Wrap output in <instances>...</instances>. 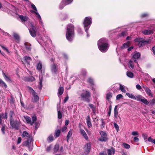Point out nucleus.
<instances>
[{
	"label": "nucleus",
	"mask_w": 155,
	"mask_h": 155,
	"mask_svg": "<svg viewBox=\"0 0 155 155\" xmlns=\"http://www.w3.org/2000/svg\"><path fill=\"white\" fill-rule=\"evenodd\" d=\"M32 95H33L34 97L33 101L35 102L38 101L39 100V97L37 95L36 93L35 92V94H33Z\"/></svg>",
	"instance_id": "obj_26"
},
{
	"label": "nucleus",
	"mask_w": 155,
	"mask_h": 155,
	"mask_svg": "<svg viewBox=\"0 0 155 155\" xmlns=\"http://www.w3.org/2000/svg\"><path fill=\"white\" fill-rule=\"evenodd\" d=\"M18 15L21 22L22 23H24L27 21L28 20V17L26 16L19 15Z\"/></svg>",
	"instance_id": "obj_15"
},
{
	"label": "nucleus",
	"mask_w": 155,
	"mask_h": 155,
	"mask_svg": "<svg viewBox=\"0 0 155 155\" xmlns=\"http://www.w3.org/2000/svg\"><path fill=\"white\" fill-rule=\"evenodd\" d=\"M117 106H116L114 108V117L116 119H117L119 116L118 115V110L117 109Z\"/></svg>",
	"instance_id": "obj_16"
},
{
	"label": "nucleus",
	"mask_w": 155,
	"mask_h": 155,
	"mask_svg": "<svg viewBox=\"0 0 155 155\" xmlns=\"http://www.w3.org/2000/svg\"><path fill=\"white\" fill-rule=\"evenodd\" d=\"M29 31L31 35L33 37L36 36L37 30L36 28L32 23H31L29 26Z\"/></svg>",
	"instance_id": "obj_6"
},
{
	"label": "nucleus",
	"mask_w": 155,
	"mask_h": 155,
	"mask_svg": "<svg viewBox=\"0 0 155 155\" xmlns=\"http://www.w3.org/2000/svg\"><path fill=\"white\" fill-rule=\"evenodd\" d=\"M10 124L13 128L16 130H18L19 126V123L18 121H16L14 122V120L12 122H10Z\"/></svg>",
	"instance_id": "obj_9"
},
{
	"label": "nucleus",
	"mask_w": 155,
	"mask_h": 155,
	"mask_svg": "<svg viewBox=\"0 0 155 155\" xmlns=\"http://www.w3.org/2000/svg\"><path fill=\"white\" fill-rule=\"evenodd\" d=\"M53 139L54 137L52 135H49L48 138V140L50 142L52 141L53 140Z\"/></svg>",
	"instance_id": "obj_51"
},
{
	"label": "nucleus",
	"mask_w": 155,
	"mask_h": 155,
	"mask_svg": "<svg viewBox=\"0 0 155 155\" xmlns=\"http://www.w3.org/2000/svg\"><path fill=\"white\" fill-rule=\"evenodd\" d=\"M112 93L110 92H109L106 94V99L109 101L111 98L112 97Z\"/></svg>",
	"instance_id": "obj_35"
},
{
	"label": "nucleus",
	"mask_w": 155,
	"mask_h": 155,
	"mask_svg": "<svg viewBox=\"0 0 155 155\" xmlns=\"http://www.w3.org/2000/svg\"><path fill=\"white\" fill-rule=\"evenodd\" d=\"M72 130L71 129L68 132V135L67 136V141H68L69 139L72 136Z\"/></svg>",
	"instance_id": "obj_28"
},
{
	"label": "nucleus",
	"mask_w": 155,
	"mask_h": 155,
	"mask_svg": "<svg viewBox=\"0 0 155 155\" xmlns=\"http://www.w3.org/2000/svg\"><path fill=\"white\" fill-rule=\"evenodd\" d=\"M134 41L138 43V45L139 47L145 45L148 43L147 41L144 40L143 38H136L134 40Z\"/></svg>",
	"instance_id": "obj_7"
},
{
	"label": "nucleus",
	"mask_w": 155,
	"mask_h": 155,
	"mask_svg": "<svg viewBox=\"0 0 155 155\" xmlns=\"http://www.w3.org/2000/svg\"><path fill=\"white\" fill-rule=\"evenodd\" d=\"M32 141V138H30L26 141H24L22 143V144L23 146H26L28 148L29 151H31L33 148V146L31 145V143Z\"/></svg>",
	"instance_id": "obj_5"
},
{
	"label": "nucleus",
	"mask_w": 155,
	"mask_h": 155,
	"mask_svg": "<svg viewBox=\"0 0 155 155\" xmlns=\"http://www.w3.org/2000/svg\"><path fill=\"white\" fill-rule=\"evenodd\" d=\"M60 17L62 20H64L68 18V16L66 14H62L60 15Z\"/></svg>",
	"instance_id": "obj_32"
},
{
	"label": "nucleus",
	"mask_w": 155,
	"mask_h": 155,
	"mask_svg": "<svg viewBox=\"0 0 155 155\" xmlns=\"http://www.w3.org/2000/svg\"><path fill=\"white\" fill-rule=\"evenodd\" d=\"M150 104L152 106L154 104H155V99H153L151 100L150 101Z\"/></svg>",
	"instance_id": "obj_54"
},
{
	"label": "nucleus",
	"mask_w": 155,
	"mask_h": 155,
	"mask_svg": "<svg viewBox=\"0 0 155 155\" xmlns=\"http://www.w3.org/2000/svg\"><path fill=\"white\" fill-rule=\"evenodd\" d=\"M142 98H143V97L142 96L140 95H138L135 97L134 100H136L138 101H141Z\"/></svg>",
	"instance_id": "obj_41"
},
{
	"label": "nucleus",
	"mask_w": 155,
	"mask_h": 155,
	"mask_svg": "<svg viewBox=\"0 0 155 155\" xmlns=\"http://www.w3.org/2000/svg\"><path fill=\"white\" fill-rule=\"evenodd\" d=\"M2 131L3 134H5V125H2Z\"/></svg>",
	"instance_id": "obj_58"
},
{
	"label": "nucleus",
	"mask_w": 155,
	"mask_h": 155,
	"mask_svg": "<svg viewBox=\"0 0 155 155\" xmlns=\"http://www.w3.org/2000/svg\"><path fill=\"white\" fill-rule=\"evenodd\" d=\"M58 119H61L62 117V115L61 113L59 111H58Z\"/></svg>",
	"instance_id": "obj_53"
},
{
	"label": "nucleus",
	"mask_w": 155,
	"mask_h": 155,
	"mask_svg": "<svg viewBox=\"0 0 155 155\" xmlns=\"http://www.w3.org/2000/svg\"><path fill=\"white\" fill-rule=\"evenodd\" d=\"M92 22V19L90 17H87L85 18L83 24L84 28L85 31H88L90 25L91 24Z\"/></svg>",
	"instance_id": "obj_4"
},
{
	"label": "nucleus",
	"mask_w": 155,
	"mask_h": 155,
	"mask_svg": "<svg viewBox=\"0 0 155 155\" xmlns=\"http://www.w3.org/2000/svg\"><path fill=\"white\" fill-rule=\"evenodd\" d=\"M141 101L146 105H148L149 103L147 100L143 97L142 98Z\"/></svg>",
	"instance_id": "obj_42"
},
{
	"label": "nucleus",
	"mask_w": 155,
	"mask_h": 155,
	"mask_svg": "<svg viewBox=\"0 0 155 155\" xmlns=\"http://www.w3.org/2000/svg\"><path fill=\"white\" fill-rule=\"evenodd\" d=\"M51 70L52 73L53 74H56L57 73L58 65L57 64H53L51 65Z\"/></svg>",
	"instance_id": "obj_10"
},
{
	"label": "nucleus",
	"mask_w": 155,
	"mask_h": 155,
	"mask_svg": "<svg viewBox=\"0 0 155 155\" xmlns=\"http://www.w3.org/2000/svg\"><path fill=\"white\" fill-rule=\"evenodd\" d=\"M13 36L17 42H18L19 41V35L17 34L14 33Z\"/></svg>",
	"instance_id": "obj_39"
},
{
	"label": "nucleus",
	"mask_w": 155,
	"mask_h": 155,
	"mask_svg": "<svg viewBox=\"0 0 155 155\" xmlns=\"http://www.w3.org/2000/svg\"><path fill=\"white\" fill-rule=\"evenodd\" d=\"M149 14L147 13H144L141 14V17L142 18L148 16Z\"/></svg>",
	"instance_id": "obj_61"
},
{
	"label": "nucleus",
	"mask_w": 155,
	"mask_h": 155,
	"mask_svg": "<svg viewBox=\"0 0 155 155\" xmlns=\"http://www.w3.org/2000/svg\"><path fill=\"white\" fill-rule=\"evenodd\" d=\"M126 75L128 77L130 78H132L134 77V74L130 71H127L126 73Z\"/></svg>",
	"instance_id": "obj_31"
},
{
	"label": "nucleus",
	"mask_w": 155,
	"mask_h": 155,
	"mask_svg": "<svg viewBox=\"0 0 155 155\" xmlns=\"http://www.w3.org/2000/svg\"><path fill=\"white\" fill-rule=\"evenodd\" d=\"M3 74L5 79L7 81L9 82H11V80L9 77L6 76L3 72Z\"/></svg>",
	"instance_id": "obj_33"
},
{
	"label": "nucleus",
	"mask_w": 155,
	"mask_h": 155,
	"mask_svg": "<svg viewBox=\"0 0 155 155\" xmlns=\"http://www.w3.org/2000/svg\"><path fill=\"white\" fill-rule=\"evenodd\" d=\"M80 97L78 98H81L83 100L87 102H90L91 101L90 98L91 97V94L89 91L86 90H84L81 91Z\"/></svg>",
	"instance_id": "obj_3"
},
{
	"label": "nucleus",
	"mask_w": 155,
	"mask_h": 155,
	"mask_svg": "<svg viewBox=\"0 0 155 155\" xmlns=\"http://www.w3.org/2000/svg\"><path fill=\"white\" fill-rule=\"evenodd\" d=\"M36 17L39 20V23L41 25V26L42 27H44V24L43 23L42 20L41 19V17L40 15L39 14L38 15H36Z\"/></svg>",
	"instance_id": "obj_27"
},
{
	"label": "nucleus",
	"mask_w": 155,
	"mask_h": 155,
	"mask_svg": "<svg viewBox=\"0 0 155 155\" xmlns=\"http://www.w3.org/2000/svg\"><path fill=\"white\" fill-rule=\"evenodd\" d=\"M90 108L91 109L93 113L95 114L96 112V106H94L93 104H88Z\"/></svg>",
	"instance_id": "obj_25"
},
{
	"label": "nucleus",
	"mask_w": 155,
	"mask_h": 155,
	"mask_svg": "<svg viewBox=\"0 0 155 155\" xmlns=\"http://www.w3.org/2000/svg\"><path fill=\"white\" fill-rule=\"evenodd\" d=\"M134 63H137L138 67H139V64L137 63V60L136 59H132L130 60L129 66L130 68L133 69L134 68ZM139 68V67H138Z\"/></svg>",
	"instance_id": "obj_14"
},
{
	"label": "nucleus",
	"mask_w": 155,
	"mask_h": 155,
	"mask_svg": "<svg viewBox=\"0 0 155 155\" xmlns=\"http://www.w3.org/2000/svg\"><path fill=\"white\" fill-rule=\"evenodd\" d=\"M59 148V145L58 144H56L54 148V151L55 152L58 151Z\"/></svg>",
	"instance_id": "obj_48"
},
{
	"label": "nucleus",
	"mask_w": 155,
	"mask_h": 155,
	"mask_svg": "<svg viewBox=\"0 0 155 155\" xmlns=\"http://www.w3.org/2000/svg\"><path fill=\"white\" fill-rule=\"evenodd\" d=\"M130 41H127V43H124L123 46L121 47V48H127L130 45Z\"/></svg>",
	"instance_id": "obj_40"
},
{
	"label": "nucleus",
	"mask_w": 155,
	"mask_h": 155,
	"mask_svg": "<svg viewBox=\"0 0 155 155\" xmlns=\"http://www.w3.org/2000/svg\"><path fill=\"white\" fill-rule=\"evenodd\" d=\"M0 46L5 51L8 53H9V51L7 48L2 45H0Z\"/></svg>",
	"instance_id": "obj_56"
},
{
	"label": "nucleus",
	"mask_w": 155,
	"mask_h": 155,
	"mask_svg": "<svg viewBox=\"0 0 155 155\" xmlns=\"http://www.w3.org/2000/svg\"><path fill=\"white\" fill-rule=\"evenodd\" d=\"M22 137H26L28 139L32 138L31 137L30 135L26 131H24L21 135Z\"/></svg>",
	"instance_id": "obj_19"
},
{
	"label": "nucleus",
	"mask_w": 155,
	"mask_h": 155,
	"mask_svg": "<svg viewBox=\"0 0 155 155\" xmlns=\"http://www.w3.org/2000/svg\"><path fill=\"white\" fill-rule=\"evenodd\" d=\"M126 95H127L128 97L132 99H134L135 96L133 95L132 94H130L129 93H126Z\"/></svg>",
	"instance_id": "obj_43"
},
{
	"label": "nucleus",
	"mask_w": 155,
	"mask_h": 155,
	"mask_svg": "<svg viewBox=\"0 0 155 155\" xmlns=\"http://www.w3.org/2000/svg\"><path fill=\"white\" fill-rule=\"evenodd\" d=\"M81 74H82L83 75H86V70H85V69L82 70L81 71Z\"/></svg>",
	"instance_id": "obj_62"
},
{
	"label": "nucleus",
	"mask_w": 155,
	"mask_h": 155,
	"mask_svg": "<svg viewBox=\"0 0 155 155\" xmlns=\"http://www.w3.org/2000/svg\"><path fill=\"white\" fill-rule=\"evenodd\" d=\"M2 117L3 119H7L8 117V113L7 112H5V114L3 113H2L1 114Z\"/></svg>",
	"instance_id": "obj_44"
},
{
	"label": "nucleus",
	"mask_w": 155,
	"mask_h": 155,
	"mask_svg": "<svg viewBox=\"0 0 155 155\" xmlns=\"http://www.w3.org/2000/svg\"><path fill=\"white\" fill-rule=\"evenodd\" d=\"M123 96L121 94H118L116 96V100H120V99H123Z\"/></svg>",
	"instance_id": "obj_49"
},
{
	"label": "nucleus",
	"mask_w": 155,
	"mask_h": 155,
	"mask_svg": "<svg viewBox=\"0 0 155 155\" xmlns=\"http://www.w3.org/2000/svg\"><path fill=\"white\" fill-rule=\"evenodd\" d=\"M35 80V78L32 76H30L29 78L28 81H33Z\"/></svg>",
	"instance_id": "obj_60"
},
{
	"label": "nucleus",
	"mask_w": 155,
	"mask_h": 155,
	"mask_svg": "<svg viewBox=\"0 0 155 155\" xmlns=\"http://www.w3.org/2000/svg\"><path fill=\"white\" fill-rule=\"evenodd\" d=\"M97 45L99 50L102 52L107 51L109 48L107 40L105 38H101L97 42Z\"/></svg>",
	"instance_id": "obj_1"
},
{
	"label": "nucleus",
	"mask_w": 155,
	"mask_h": 155,
	"mask_svg": "<svg viewBox=\"0 0 155 155\" xmlns=\"http://www.w3.org/2000/svg\"><path fill=\"white\" fill-rule=\"evenodd\" d=\"M143 87L144 89L147 94L149 96L151 97H153L151 90L148 87L146 86H143Z\"/></svg>",
	"instance_id": "obj_12"
},
{
	"label": "nucleus",
	"mask_w": 155,
	"mask_h": 155,
	"mask_svg": "<svg viewBox=\"0 0 155 155\" xmlns=\"http://www.w3.org/2000/svg\"><path fill=\"white\" fill-rule=\"evenodd\" d=\"M28 90H29L31 94H35V91H34L32 88L31 87H28Z\"/></svg>",
	"instance_id": "obj_52"
},
{
	"label": "nucleus",
	"mask_w": 155,
	"mask_h": 155,
	"mask_svg": "<svg viewBox=\"0 0 155 155\" xmlns=\"http://www.w3.org/2000/svg\"><path fill=\"white\" fill-rule=\"evenodd\" d=\"M123 144L124 147L126 149H129L130 147V146L127 143H124Z\"/></svg>",
	"instance_id": "obj_59"
},
{
	"label": "nucleus",
	"mask_w": 155,
	"mask_h": 155,
	"mask_svg": "<svg viewBox=\"0 0 155 155\" xmlns=\"http://www.w3.org/2000/svg\"><path fill=\"white\" fill-rule=\"evenodd\" d=\"M25 119L26 122L28 124H30L31 125V118L28 116L25 117Z\"/></svg>",
	"instance_id": "obj_36"
},
{
	"label": "nucleus",
	"mask_w": 155,
	"mask_h": 155,
	"mask_svg": "<svg viewBox=\"0 0 155 155\" xmlns=\"http://www.w3.org/2000/svg\"><path fill=\"white\" fill-rule=\"evenodd\" d=\"M61 131L60 130H57L55 133V136L56 137H58L60 135Z\"/></svg>",
	"instance_id": "obj_45"
},
{
	"label": "nucleus",
	"mask_w": 155,
	"mask_h": 155,
	"mask_svg": "<svg viewBox=\"0 0 155 155\" xmlns=\"http://www.w3.org/2000/svg\"><path fill=\"white\" fill-rule=\"evenodd\" d=\"M0 46L5 51L8 53H9V51L7 48L2 45H0Z\"/></svg>",
	"instance_id": "obj_55"
},
{
	"label": "nucleus",
	"mask_w": 155,
	"mask_h": 155,
	"mask_svg": "<svg viewBox=\"0 0 155 155\" xmlns=\"http://www.w3.org/2000/svg\"><path fill=\"white\" fill-rule=\"evenodd\" d=\"M119 89L123 92L125 93L126 92V91L125 89V87L120 84Z\"/></svg>",
	"instance_id": "obj_29"
},
{
	"label": "nucleus",
	"mask_w": 155,
	"mask_h": 155,
	"mask_svg": "<svg viewBox=\"0 0 155 155\" xmlns=\"http://www.w3.org/2000/svg\"><path fill=\"white\" fill-rule=\"evenodd\" d=\"M37 69L41 71H42V64L41 62H39L36 65Z\"/></svg>",
	"instance_id": "obj_23"
},
{
	"label": "nucleus",
	"mask_w": 155,
	"mask_h": 155,
	"mask_svg": "<svg viewBox=\"0 0 155 155\" xmlns=\"http://www.w3.org/2000/svg\"><path fill=\"white\" fill-rule=\"evenodd\" d=\"M32 121H31V125H32L35 121L37 120V117L35 116H33L31 118Z\"/></svg>",
	"instance_id": "obj_46"
},
{
	"label": "nucleus",
	"mask_w": 155,
	"mask_h": 155,
	"mask_svg": "<svg viewBox=\"0 0 155 155\" xmlns=\"http://www.w3.org/2000/svg\"><path fill=\"white\" fill-rule=\"evenodd\" d=\"M91 143H87L84 147L85 152L87 153H89L91 150Z\"/></svg>",
	"instance_id": "obj_11"
},
{
	"label": "nucleus",
	"mask_w": 155,
	"mask_h": 155,
	"mask_svg": "<svg viewBox=\"0 0 155 155\" xmlns=\"http://www.w3.org/2000/svg\"><path fill=\"white\" fill-rule=\"evenodd\" d=\"M0 84L2 86H4L5 87H7V85L1 79H0Z\"/></svg>",
	"instance_id": "obj_47"
},
{
	"label": "nucleus",
	"mask_w": 155,
	"mask_h": 155,
	"mask_svg": "<svg viewBox=\"0 0 155 155\" xmlns=\"http://www.w3.org/2000/svg\"><path fill=\"white\" fill-rule=\"evenodd\" d=\"M68 5L65 1L62 0L59 5V8L60 9H62L66 5Z\"/></svg>",
	"instance_id": "obj_18"
},
{
	"label": "nucleus",
	"mask_w": 155,
	"mask_h": 155,
	"mask_svg": "<svg viewBox=\"0 0 155 155\" xmlns=\"http://www.w3.org/2000/svg\"><path fill=\"white\" fill-rule=\"evenodd\" d=\"M35 130H37V128L39 126V123L38 122H35Z\"/></svg>",
	"instance_id": "obj_63"
},
{
	"label": "nucleus",
	"mask_w": 155,
	"mask_h": 155,
	"mask_svg": "<svg viewBox=\"0 0 155 155\" xmlns=\"http://www.w3.org/2000/svg\"><path fill=\"white\" fill-rule=\"evenodd\" d=\"M126 33H127V32H126L123 31L121 33L120 35V36H123V37H124V36H125L126 35Z\"/></svg>",
	"instance_id": "obj_64"
},
{
	"label": "nucleus",
	"mask_w": 155,
	"mask_h": 155,
	"mask_svg": "<svg viewBox=\"0 0 155 155\" xmlns=\"http://www.w3.org/2000/svg\"><path fill=\"white\" fill-rule=\"evenodd\" d=\"M64 89L63 87H59L58 89V97H59V95H61L63 93Z\"/></svg>",
	"instance_id": "obj_24"
},
{
	"label": "nucleus",
	"mask_w": 155,
	"mask_h": 155,
	"mask_svg": "<svg viewBox=\"0 0 155 155\" xmlns=\"http://www.w3.org/2000/svg\"><path fill=\"white\" fill-rule=\"evenodd\" d=\"M31 8L34 10V11H31V12L35 13L36 15H38L39 14L38 12L37 9L35 5L34 4H32L31 5Z\"/></svg>",
	"instance_id": "obj_20"
},
{
	"label": "nucleus",
	"mask_w": 155,
	"mask_h": 155,
	"mask_svg": "<svg viewBox=\"0 0 155 155\" xmlns=\"http://www.w3.org/2000/svg\"><path fill=\"white\" fill-rule=\"evenodd\" d=\"M25 46L26 49L28 50L31 49L30 46V44L27 43H25Z\"/></svg>",
	"instance_id": "obj_50"
},
{
	"label": "nucleus",
	"mask_w": 155,
	"mask_h": 155,
	"mask_svg": "<svg viewBox=\"0 0 155 155\" xmlns=\"http://www.w3.org/2000/svg\"><path fill=\"white\" fill-rule=\"evenodd\" d=\"M100 134L101 137L99 139L100 141L105 142L107 140V135L105 132L101 131L100 132Z\"/></svg>",
	"instance_id": "obj_8"
},
{
	"label": "nucleus",
	"mask_w": 155,
	"mask_h": 155,
	"mask_svg": "<svg viewBox=\"0 0 155 155\" xmlns=\"http://www.w3.org/2000/svg\"><path fill=\"white\" fill-rule=\"evenodd\" d=\"M39 88L40 90H41L42 87V82L43 80V78L42 77L40 76L39 78Z\"/></svg>",
	"instance_id": "obj_30"
},
{
	"label": "nucleus",
	"mask_w": 155,
	"mask_h": 155,
	"mask_svg": "<svg viewBox=\"0 0 155 155\" xmlns=\"http://www.w3.org/2000/svg\"><path fill=\"white\" fill-rule=\"evenodd\" d=\"M24 59L25 62H26L28 65H30V62L31 61V58L27 56H25L24 57Z\"/></svg>",
	"instance_id": "obj_22"
},
{
	"label": "nucleus",
	"mask_w": 155,
	"mask_h": 155,
	"mask_svg": "<svg viewBox=\"0 0 155 155\" xmlns=\"http://www.w3.org/2000/svg\"><path fill=\"white\" fill-rule=\"evenodd\" d=\"M14 115V113L12 111H10L9 113V115L10 116V122H12V121L14 120L13 118V116Z\"/></svg>",
	"instance_id": "obj_37"
},
{
	"label": "nucleus",
	"mask_w": 155,
	"mask_h": 155,
	"mask_svg": "<svg viewBox=\"0 0 155 155\" xmlns=\"http://www.w3.org/2000/svg\"><path fill=\"white\" fill-rule=\"evenodd\" d=\"M87 82L91 85H94V80L91 77H89L88 78Z\"/></svg>",
	"instance_id": "obj_34"
},
{
	"label": "nucleus",
	"mask_w": 155,
	"mask_h": 155,
	"mask_svg": "<svg viewBox=\"0 0 155 155\" xmlns=\"http://www.w3.org/2000/svg\"><path fill=\"white\" fill-rule=\"evenodd\" d=\"M154 31L153 29H145L142 31V33L145 35H149L153 34Z\"/></svg>",
	"instance_id": "obj_13"
},
{
	"label": "nucleus",
	"mask_w": 155,
	"mask_h": 155,
	"mask_svg": "<svg viewBox=\"0 0 155 155\" xmlns=\"http://www.w3.org/2000/svg\"><path fill=\"white\" fill-rule=\"evenodd\" d=\"M114 126L116 129L117 130V131H118L119 129V126L118 124L116 123H114Z\"/></svg>",
	"instance_id": "obj_57"
},
{
	"label": "nucleus",
	"mask_w": 155,
	"mask_h": 155,
	"mask_svg": "<svg viewBox=\"0 0 155 155\" xmlns=\"http://www.w3.org/2000/svg\"><path fill=\"white\" fill-rule=\"evenodd\" d=\"M115 152V150L113 148L108 149L107 150V153L108 155H111L112 153L114 154Z\"/></svg>",
	"instance_id": "obj_38"
},
{
	"label": "nucleus",
	"mask_w": 155,
	"mask_h": 155,
	"mask_svg": "<svg viewBox=\"0 0 155 155\" xmlns=\"http://www.w3.org/2000/svg\"><path fill=\"white\" fill-rule=\"evenodd\" d=\"M140 56V53L138 52H135L133 55V58H134L133 59H138L139 58Z\"/></svg>",
	"instance_id": "obj_21"
},
{
	"label": "nucleus",
	"mask_w": 155,
	"mask_h": 155,
	"mask_svg": "<svg viewBox=\"0 0 155 155\" xmlns=\"http://www.w3.org/2000/svg\"><path fill=\"white\" fill-rule=\"evenodd\" d=\"M80 132L81 134L84 137V138L86 140L88 139V136L85 132V131L82 129H80Z\"/></svg>",
	"instance_id": "obj_17"
},
{
	"label": "nucleus",
	"mask_w": 155,
	"mask_h": 155,
	"mask_svg": "<svg viewBox=\"0 0 155 155\" xmlns=\"http://www.w3.org/2000/svg\"><path fill=\"white\" fill-rule=\"evenodd\" d=\"M74 36V26L71 24H69L67 26L66 33L67 39L69 41H73Z\"/></svg>",
	"instance_id": "obj_2"
}]
</instances>
